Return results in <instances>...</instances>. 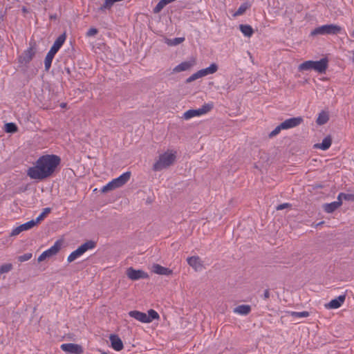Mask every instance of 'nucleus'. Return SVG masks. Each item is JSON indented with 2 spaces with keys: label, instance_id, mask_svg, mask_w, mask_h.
<instances>
[{
  "label": "nucleus",
  "instance_id": "obj_1",
  "mask_svg": "<svg viewBox=\"0 0 354 354\" xmlns=\"http://www.w3.org/2000/svg\"><path fill=\"white\" fill-rule=\"evenodd\" d=\"M61 163V158L55 154L40 156L33 167L27 170V176L31 179L43 180L52 176Z\"/></svg>",
  "mask_w": 354,
  "mask_h": 354
},
{
  "label": "nucleus",
  "instance_id": "obj_2",
  "mask_svg": "<svg viewBox=\"0 0 354 354\" xmlns=\"http://www.w3.org/2000/svg\"><path fill=\"white\" fill-rule=\"evenodd\" d=\"M328 66L327 57L322 58L319 61H306L299 66V71L314 70L319 73H325Z\"/></svg>",
  "mask_w": 354,
  "mask_h": 354
},
{
  "label": "nucleus",
  "instance_id": "obj_3",
  "mask_svg": "<svg viewBox=\"0 0 354 354\" xmlns=\"http://www.w3.org/2000/svg\"><path fill=\"white\" fill-rule=\"evenodd\" d=\"M176 159L174 153H164L159 156V159L153 164L154 171H160L171 165Z\"/></svg>",
  "mask_w": 354,
  "mask_h": 354
},
{
  "label": "nucleus",
  "instance_id": "obj_4",
  "mask_svg": "<svg viewBox=\"0 0 354 354\" xmlns=\"http://www.w3.org/2000/svg\"><path fill=\"white\" fill-rule=\"evenodd\" d=\"M342 28L337 24H326L315 28L312 32V35H338L341 32Z\"/></svg>",
  "mask_w": 354,
  "mask_h": 354
},
{
  "label": "nucleus",
  "instance_id": "obj_5",
  "mask_svg": "<svg viewBox=\"0 0 354 354\" xmlns=\"http://www.w3.org/2000/svg\"><path fill=\"white\" fill-rule=\"evenodd\" d=\"M218 65L215 63H212L210 64V66L209 67L201 69V70L198 71L196 73L192 75L190 77H189L186 80L185 82L187 84L191 83L192 82H193L198 78L205 77L209 74H214V73H216L218 71Z\"/></svg>",
  "mask_w": 354,
  "mask_h": 354
},
{
  "label": "nucleus",
  "instance_id": "obj_6",
  "mask_svg": "<svg viewBox=\"0 0 354 354\" xmlns=\"http://www.w3.org/2000/svg\"><path fill=\"white\" fill-rule=\"evenodd\" d=\"M35 46V42H30V47L27 50H26L19 57V63L21 64H28L32 59L33 57L36 53Z\"/></svg>",
  "mask_w": 354,
  "mask_h": 354
},
{
  "label": "nucleus",
  "instance_id": "obj_7",
  "mask_svg": "<svg viewBox=\"0 0 354 354\" xmlns=\"http://www.w3.org/2000/svg\"><path fill=\"white\" fill-rule=\"evenodd\" d=\"M62 242L59 240H57L55 244L50 247L49 249L43 252L39 257H38L37 261L39 262H41L44 261L47 258H50L54 255H55L61 249Z\"/></svg>",
  "mask_w": 354,
  "mask_h": 354
},
{
  "label": "nucleus",
  "instance_id": "obj_8",
  "mask_svg": "<svg viewBox=\"0 0 354 354\" xmlns=\"http://www.w3.org/2000/svg\"><path fill=\"white\" fill-rule=\"evenodd\" d=\"M126 275L132 281H137L141 279H148L149 274L142 270H136L129 267L126 270Z\"/></svg>",
  "mask_w": 354,
  "mask_h": 354
},
{
  "label": "nucleus",
  "instance_id": "obj_9",
  "mask_svg": "<svg viewBox=\"0 0 354 354\" xmlns=\"http://www.w3.org/2000/svg\"><path fill=\"white\" fill-rule=\"evenodd\" d=\"M61 349L71 354H82L84 352L81 345L73 343L63 344Z\"/></svg>",
  "mask_w": 354,
  "mask_h": 354
},
{
  "label": "nucleus",
  "instance_id": "obj_10",
  "mask_svg": "<svg viewBox=\"0 0 354 354\" xmlns=\"http://www.w3.org/2000/svg\"><path fill=\"white\" fill-rule=\"evenodd\" d=\"M131 174V171H126L119 177L113 179L111 181L113 183L115 187L117 189L125 185L130 179Z\"/></svg>",
  "mask_w": 354,
  "mask_h": 354
},
{
  "label": "nucleus",
  "instance_id": "obj_11",
  "mask_svg": "<svg viewBox=\"0 0 354 354\" xmlns=\"http://www.w3.org/2000/svg\"><path fill=\"white\" fill-rule=\"evenodd\" d=\"M36 225L34 219L29 221L24 224L15 227L11 232V236H16L23 231L28 230Z\"/></svg>",
  "mask_w": 354,
  "mask_h": 354
},
{
  "label": "nucleus",
  "instance_id": "obj_12",
  "mask_svg": "<svg viewBox=\"0 0 354 354\" xmlns=\"http://www.w3.org/2000/svg\"><path fill=\"white\" fill-rule=\"evenodd\" d=\"M303 118L299 116L287 119L281 123L283 124L285 129H288L299 126L303 122Z\"/></svg>",
  "mask_w": 354,
  "mask_h": 354
},
{
  "label": "nucleus",
  "instance_id": "obj_13",
  "mask_svg": "<svg viewBox=\"0 0 354 354\" xmlns=\"http://www.w3.org/2000/svg\"><path fill=\"white\" fill-rule=\"evenodd\" d=\"M66 33L64 32L63 34L60 35L55 41L54 44L51 46L49 52L52 53L54 55H56V53L59 51L60 48L64 44L65 40H66Z\"/></svg>",
  "mask_w": 354,
  "mask_h": 354
},
{
  "label": "nucleus",
  "instance_id": "obj_14",
  "mask_svg": "<svg viewBox=\"0 0 354 354\" xmlns=\"http://www.w3.org/2000/svg\"><path fill=\"white\" fill-rule=\"evenodd\" d=\"M187 263L192 267L196 271L201 270L203 265L198 256H192L187 259Z\"/></svg>",
  "mask_w": 354,
  "mask_h": 354
},
{
  "label": "nucleus",
  "instance_id": "obj_15",
  "mask_svg": "<svg viewBox=\"0 0 354 354\" xmlns=\"http://www.w3.org/2000/svg\"><path fill=\"white\" fill-rule=\"evenodd\" d=\"M346 299V295H342L338 296L337 298L332 299L328 304L326 305V307L330 309H336L339 308Z\"/></svg>",
  "mask_w": 354,
  "mask_h": 354
},
{
  "label": "nucleus",
  "instance_id": "obj_16",
  "mask_svg": "<svg viewBox=\"0 0 354 354\" xmlns=\"http://www.w3.org/2000/svg\"><path fill=\"white\" fill-rule=\"evenodd\" d=\"M109 339L111 342V347L115 351H120L123 348L124 346L122 341L118 335L112 334L110 335Z\"/></svg>",
  "mask_w": 354,
  "mask_h": 354
},
{
  "label": "nucleus",
  "instance_id": "obj_17",
  "mask_svg": "<svg viewBox=\"0 0 354 354\" xmlns=\"http://www.w3.org/2000/svg\"><path fill=\"white\" fill-rule=\"evenodd\" d=\"M152 271L156 274H160V275H166V276L171 275L173 273L172 270H171L168 268L163 267L157 263H155L153 265Z\"/></svg>",
  "mask_w": 354,
  "mask_h": 354
},
{
  "label": "nucleus",
  "instance_id": "obj_18",
  "mask_svg": "<svg viewBox=\"0 0 354 354\" xmlns=\"http://www.w3.org/2000/svg\"><path fill=\"white\" fill-rule=\"evenodd\" d=\"M332 137L331 136L328 135L326 137H325L322 143H317L314 145V148L315 149H320L323 151H326L330 148V147L332 145Z\"/></svg>",
  "mask_w": 354,
  "mask_h": 354
},
{
  "label": "nucleus",
  "instance_id": "obj_19",
  "mask_svg": "<svg viewBox=\"0 0 354 354\" xmlns=\"http://www.w3.org/2000/svg\"><path fill=\"white\" fill-rule=\"evenodd\" d=\"M342 204V201L337 200L330 203H325L323 205V209L326 213H333Z\"/></svg>",
  "mask_w": 354,
  "mask_h": 354
},
{
  "label": "nucleus",
  "instance_id": "obj_20",
  "mask_svg": "<svg viewBox=\"0 0 354 354\" xmlns=\"http://www.w3.org/2000/svg\"><path fill=\"white\" fill-rule=\"evenodd\" d=\"M194 64V61H187L177 65L173 70L174 73H179L190 69Z\"/></svg>",
  "mask_w": 354,
  "mask_h": 354
},
{
  "label": "nucleus",
  "instance_id": "obj_21",
  "mask_svg": "<svg viewBox=\"0 0 354 354\" xmlns=\"http://www.w3.org/2000/svg\"><path fill=\"white\" fill-rule=\"evenodd\" d=\"M129 315L142 323H147V320H148L147 319V314L138 310H131L129 313Z\"/></svg>",
  "mask_w": 354,
  "mask_h": 354
},
{
  "label": "nucleus",
  "instance_id": "obj_22",
  "mask_svg": "<svg viewBox=\"0 0 354 354\" xmlns=\"http://www.w3.org/2000/svg\"><path fill=\"white\" fill-rule=\"evenodd\" d=\"M234 312L242 315H247L251 312V306L250 305H239L236 307Z\"/></svg>",
  "mask_w": 354,
  "mask_h": 354
},
{
  "label": "nucleus",
  "instance_id": "obj_23",
  "mask_svg": "<svg viewBox=\"0 0 354 354\" xmlns=\"http://www.w3.org/2000/svg\"><path fill=\"white\" fill-rule=\"evenodd\" d=\"M239 30L245 37H250L254 33L253 28L250 25L248 24L239 25Z\"/></svg>",
  "mask_w": 354,
  "mask_h": 354
},
{
  "label": "nucleus",
  "instance_id": "obj_24",
  "mask_svg": "<svg viewBox=\"0 0 354 354\" xmlns=\"http://www.w3.org/2000/svg\"><path fill=\"white\" fill-rule=\"evenodd\" d=\"M96 242L93 240H89L82 244L79 248L82 251L83 253H85L87 250L93 249L96 247Z\"/></svg>",
  "mask_w": 354,
  "mask_h": 354
},
{
  "label": "nucleus",
  "instance_id": "obj_25",
  "mask_svg": "<svg viewBox=\"0 0 354 354\" xmlns=\"http://www.w3.org/2000/svg\"><path fill=\"white\" fill-rule=\"evenodd\" d=\"M251 7V3L249 1L243 3L238 10L233 15L234 17H237L243 15L245 11Z\"/></svg>",
  "mask_w": 354,
  "mask_h": 354
},
{
  "label": "nucleus",
  "instance_id": "obj_26",
  "mask_svg": "<svg viewBox=\"0 0 354 354\" xmlns=\"http://www.w3.org/2000/svg\"><path fill=\"white\" fill-rule=\"evenodd\" d=\"M55 55L53 54L52 53L49 51L48 52L44 59V68L46 72L50 70Z\"/></svg>",
  "mask_w": 354,
  "mask_h": 354
},
{
  "label": "nucleus",
  "instance_id": "obj_27",
  "mask_svg": "<svg viewBox=\"0 0 354 354\" xmlns=\"http://www.w3.org/2000/svg\"><path fill=\"white\" fill-rule=\"evenodd\" d=\"M329 120L328 114L325 111H322L317 118L316 122L318 125H323L328 122Z\"/></svg>",
  "mask_w": 354,
  "mask_h": 354
},
{
  "label": "nucleus",
  "instance_id": "obj_28",
  "mask_svg": "<svg viewBox=\"0 0 354 354\" xmlns=\"http://www.w3.org/2000/svg\"><path fill=\"white\" fill-rule=\"evenodd\" d=\"M201 115L200 110L198 109H189L184 113L183 118L185 120H189L195 116Z\"/></svg>",
  "mask_w": 354,
  "mask_h": 354
},
{
  "label": "nucleus",
  "instance_id": "obj_29",
  "mask_svg": "<svg viewBox=\"0 0 354 354\" xmlns=\"http://www.w3.org/2000/svg\"><path fill=\"white\" fill-rule=\"evenodd\" d=\"M18 127L14 122L6 123L4 125V131L6 133H14L17 132Z\"/></svg>",
  "mask_w": 354,
  "mask_h": 354
},
{
  "label": "nucleus",
  "instance_id": "obj_30",
  "mask_svg": "<svg viewBox=\"0 0 354 354\" xmlns=\"http://www.w3.org/2000/svg\"><path fill=\"white\" fill-rule=\"evenodd\" d=\"M84 253L82 252V251L80 250V248L78 247L75 251L72 252L69 256L67 258V261L69 262V263H71L73 262V261H75L77 258H78L79 257H80L81 255H82Z\"/></svg>",
  "mask_w": 354,
  "mask_h": 354
},
{
  "label": "nucleus",
  "instance_id": "obj_31",
  "mask_svg": "<svg viewBox=\"0 0 354 354\" xmlns=\"http://www.w3.org/2000/svg\"><path fill=\"white\" fill-rule=\"evenodd\" d=\"M147 319H148V320H147V323H149V322H151L153 320L158 319L159 315L156 310H154L153 309H150L149 310H148V314L147 315Z\"/></svg>",
  "mask_w": 354,
  "mask_h": 354
},
{
  "label": "nucleus",
  "instance_id": "obj_32",
  "mask_svg": "<svg viewBox=\"0 0 354 354\" xmlns=\"http://www.w3.org/2000/svg\"><path fill=\"white\" fill-rule=\"evenodd\" d=\"M342 199L347 201H354V194H345L343 192H341L337 196V200L342 201Z\"/></svg>",
  "mask_w": 354,
  "mask_h": 354
},
{
  "label": "nucleus",
  "instance_id": "obj_33",
  "mask_svg": "<svg viewBox=\"0 0 354 354\" xmlns=\"http://www.w3.org/2000/svg\"><path fill=\"white\" fill-rule=\"evenodd\" d=\"M51 211V209L50 207H46L43 209V212L37 217L35 220H34V222L35 223L36 225L42 220L44 219L46 216L49 214Z\"/></svg>",
  "mask_w": 354,
  "mask_h": 354
},
{
  "label": "nucleus",
  "instance_id": "obj_34",
  "mask_svg": "<svg viewBox=\"0 0 354 354\" xmlns=\"http://www.w3.org/2000/svg\"><path fill=\"white\" fill-rule=\"evenodd\" d=\"M167 4H169V3L167 0H160L154 7L153 10V13H159Z\"/></svg>",
  "mask_w": 354,
  "mask_h": 354
},
{
  "label": "nucleus",
  "instance_id": "obj_35",
  "mask_svg": "<svg viewBox=\"0 0 354 354\" xmlns=\"http://www.w3.org/2000/svg\"><path fill=\"white\" fill-rule=\"evenodd\" d=\"M185 41V37H176L174 39H167L166 43L169 46H177Z\"/></svg>",
  "mask_w": 354,
  "mask_h": 354
},
{
  "label": "nucleus",
  "instance_id": "obj_36",
  "mask_svg": "<svg viewBox=\"0 0 354 354\" xmlns=\"http://www.w3.org/2000/svg\"><path fill=\"white\" fill-rule=\"evenodd\" d=\"M213 104L212 103H207L204 104L201 108L198 109L201 111V115L207 113V112L210 111L213 109Z\"/></svg>",
  "mask_w": 354,
  "mask_h": 354
},
{
  "label": "nucleus",
  "instance_id": "obj_37",
  "mask_svg": "<svg viewBox=\"0 0 354 354\" xmlns=\"http://www.w3.org/2000/svg\"><path fill=\"white\" fill-rule=\"evenodd\" d=\"M284 129H285V128L283 127V124L281 123L273 131H272L269 133V138H272V137L276 136L277 135H278L280 133V131L281 130H284Z\"/></svg>",
  "mask_w": 354,
  "mask_h": 354
},
{
  "label": "nucleus",
  "instance_id": "obj_38",
  "mask_svg": "<svg viewBox=\"0 0 354 354\" xmlns=\"http://www.w3.org/2000/svg\"><path fill=\"white\" fill-rule=\"evenodd\" d=\"M12 269V265L11 263H5L0 267V274L8 272Z\"/></svg>",
  "mask_w": 354,
  "mask_h": 354
},
{
  "label": "nucleus",
  "instance_id": "obj_39",
  "mask_svg": "<svg viewBox=\"0 0 354 354\" xmlns=\"http://www.w3.org/2000/svg\"><path fill=\"white\" fill-rule=\"evenodd\" d=\"M290 315L293 317H307L309 316V313L308 311H303V312L292 311L290 313Z\"/></svg>",
  "mask_w": 354,
  "mask_h": 354
},
{
  "label": "nucleus",
  "instance_id": "obj_40",
  "mask_svg": "<svg viewBox=\"0 0 354 354\" xmlns=\"http://www.w3.org/2000/svg\"><path fill=\"white\" fill-rule=\"evenodd\" d=\"M115 189L116 188L115 187L113 183H112V181H111L102 188L101 192L102 193H106Z\"/></svg>",
  "mask_w": 354,
  "mask_h": 354
},
{
  "label": "nucleus",
  "instance_id": "obj_41",
  "mask_svg": "<svg viewBox=\"0 0 354 354\" xmlns=\"http://www.w3.org/2000/svg\"><path fill=\"white\" fill-rule=\"evenodd\" d=\"M32 256V253H25L23 255L18 257V261L20 262L28 261L31 259Z\"/></svg>",
  "mask_w": 354,
  "mask_h": 354
},
{
  "label": "nucleus",
  "instance_id": "obj_42",
  "mask_svg": "<svg viewBox=\"0 0 354 354\" xmlns=\"http://www.w3.org/2000/svg\"><path fill=\"white\" fill-rule=\"evenodd\" d=\"M98 32V30L95 28H91L86 32L87 37H92L97 35Z\"/></svg>",
  "mask_w": 354,
  "mask_h": 354
},
{
  "label": "nucleus",
  "instance_id": "obj_43",
  "mask_svg": "<svg viewBox=\"0 0 354 354\" xmlns=\"http://www.w3.org/2000/svg\"><path fill=\"white\" fill-rule=\"evenodd\" d=\"M290 206V204L289 203H283V204H280L277 207V210H282L285 208H287L288 207Z\"/></svg>",
  "mask_w": 354,
  "mask_h": 354
},
{
  "label": "nucleus",
  "instance_id": "obj_44",
  "mask_svg": "<svg viewBox=\"0 0 354 354\" xmlns=\"http://www.w3.org/2000/svg\"><path fill=\"white\" fill-rule=\"evenodd\" d=\"M270 297V290L269 289H266L265 290L264 292H263V299H267Z\"/></svg>",
  "mask_w": 354,
  "mask_h": 354
},
{
  "label": "nucleus",
  "instance_id": "obj_45",
  "mask_svg": "<svg viewBox=\"0 0 354 354\" xmlns=\"http://www.w3.org/2000/svg\"><path fill=\"white\" fill-rule=\"evenodd\" d=\"M98 351L101 353V354H109L108 352H106V351H104L102 350H100L99 349Z\"/></svg>",
  "mask_w": 354,
  "mask_h": 354
},
{
  "label": "nucleus",
  "instance_id": "obj_46",
  "mask_svg": "<svg viewBox=\"0 0 354 354\" xmlns=\"http://www.w3.org/2000/svg\"><path fill=\"white\" fill-rule=\"evenodd\" d=\"M352 62L354 63V50L353 51Z\"/></svg>",
  "mask_w": 354,
  "mask_h": 354
},
{
  "label": "nucleus",
  "instance_id": "obj_47",
  "mask_svg": "<svg viewBox=\"0 0 354 354\" xmlns=\"http://www.w3.org/2000/svg\"><path fill=\"white\" fill-rule=\"evenodd\" d=\"M66 106V103L61 104V106L63 107V108L65 107Z\"/></svg>",
  "mask_w": 354,
  "mask_h": 354
},
{
  "label": "nucleus",
  "instance_id": "obj_48",
  "mask_svg": "<svg viewBox=\"0 0 354 354\" xmlns=\"http://www.w3.org/2000/svg\"><path fill=\"white\" fill-rule=\"evenodd\" d=\"M22 10H23V12H27V9H26L25 7H24V8H22Z\"/></svg>",
  "mask_w": 354,
  "mask_h": 354
},
{
  "label": "nucleus",
  "instance_id": "obj_49",
  "mask_svg": "<svg viewBox=\"0 0 354 354\" xmlns=\"http://www.w3.org/2000/svg\"><path fill=\"white\" fill-rule=\"evenodd\" d=\"M66 71L68 74L71 73L70 69L68 68H66Z\"/></svg>",
  "mask_w": 354,
  "mask_h": 354
},
{
  "label": "nucleus",
  "instance_id": "obj_50",
  "mask_svg": "<svg viewBox=\"0 0 354 354\" xmlns=\"http://www.w3.org/2000/svg\"><path fill=\"white\" fill-rule=\"evenodd\" d=\"M50 17H51V18L56 19V15H55V16H51Z\"/></svg>",
  "mask_w": 354,
  "mask_h": 354
}]
</instances>
